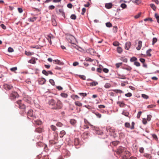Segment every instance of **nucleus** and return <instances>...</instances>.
<instances>
[{
	"instance_id": "obj_53",
	"label": "nucleus",
	"mask_w": 159,
	"mask_h": 159,
	"mask_svg": "<svg viewBox=\"0 0 159 159\" xmlns=\"http://www.w3.org/2000/svg\"><path fill=\"white\" fill-rule=\"evenodd\" d=\"M61 96L64 98H66L67 97L68 95L67 94L65 93H61Z\"/></svg>"
},
{
	"instance_id": "obj_27",
	"label": "nucleus",
	"mask_w": 159,
	"mask_h": 159,
	"mask_svg": "<svg viewBox=\"0 0 159 159\" xmlns=\"http://www.w3.org/2000/svg\"><path fill=\"white\" fill-rule=\"evenodd\" d=\"M75 103L76 105L79 107H81L82 106V104L79 101H76Z\"/></svg>"
},
{
	"instance_id": "obj_3",
	"label": "nucleus",
	"mask_w": 159,
	"mask_h": 159,
	"mask_svg": "<svg viewBox=\"0 0 159 159\" xmlns=\"http://www.w3.org/2000/svg\"><path fill=\"white\" fill-rule=\"evenodd\" d=\"M19 97V95L17 93L14 91H12L10 94L9 98L11 100H14L15 98H18Z\"/></svg>"
},
{
	"instance_id": "obj_11",
	"label": "nucleus",
	"mask_w": 159,
	"mask_h": 159,
	"mask_svg": "<svg viewBox=\"0 0 159 159\" xmlns=\"http://www.w3.org/2000/svg\"><path fill=\"white\" fill-rule=\"evenodd\" d=\"M113 5L111 3H106L105 4V7L107 9H110L112 7Z\"/></svg>"
},
{
	"instance_id": "obj_6",
	"label": "nucleus",
	"mask_w": 159,
	"mask_h": 159,
	"mask_svg": "<svg viewBox=\"0 0 159 159\" xmlns=\"http://www.w3.org/2000/svg\"><path fill=\"white\" fill-rule=\"evenodd\" d=\"M106 130L107 132H109L116 135L115 129L110 126H107L106 128Z\"/></svg>"
},
{
	"instance_id": "obj_35",
	"label": "nucleus",
	"mask_w": 159,
	"mask_h": 159,
	"mask_svg": "<svg viewBox=\"0 0 159 159\" xmlns=\"http://www.w3.org/2000/svg\"><path fill=\"white\" fill-rule=\"evenodd\" d=\"M101 66L102 67V66L101 65H100L99 66V67L97 69V71L98 72H99V73H101V72L102 71V69L101 67Z\"/></svg>"
},
{
	"instance_id": "obj_64",
	"label": "nucleus",
	"mask_w": 159,
	"mask_h": 159,
	"mask_svg": "<svg viewBox=\"0 0 159 159\" xmlns=\"http://www.w3.org/2000/svg\"><path fill=\"white\" fill-rule=\"evenodd\" d=\"M86 11V9L84 8H83L82 9V12L81 14L82 15H84V13H85Z\"/></svg>"
},
{
	"instance_id": "obj_52",
	"label": "nucleus",
	"mask_w": 159,
	"mask_h": 159,
	"mask_svg": "<svg viewBox=\"0 0 159 159\" xmlns=\"http://www.w3.org/2000/svg\"><path fill=\"white\" fill-rule=\"evenodd\" d=\"M119 143V142L118 141H114L112 142L113 145L114 146H116Z\"/></svg>"
},
{
	"instance_id": "obj_32",
	"label": "nucleus",
	"mask_w": 159,
	"mask_h": 159,
	"mask_svg": "<svg viewBox=\"0 0 159 159\" xmlns=\"http://www.w3.org/2000/svg\"><path fill=\"white\" fill-rule=\"evenodd\" d=\"M51 129L53 131H55L57 129V128L55 126H54L53 125H52L51 126Z\"/></svg>"
},
{
	"instance_id": "obj_4",
	"label": "nucleus",
	"mask_w": 159,
	"mask_h": 159,
	"mask_svg": "<svg viewBox=\"0 0 159 159\" xmlns=\"http://www.w3.org/2000/svg\"><path fill=\"white\" fill-rule=\"evenodd\" d=\"M24 100L26 102L30 104L32 99L30 97L27 95H25L23 98Z\"/></svg>"
},
{
	"instance_id": "obj_23",
	"label": "nucleus",
	"mask_w": 159,
	"mask_h": 159,
	"mask_svg": "<svg viewBox=\"0 0 159 159\" xmlns=\"http://www.w3.org/2000/svg\"><path fill=\"white\" fill-rule=\"evenodd\" d=\"M133 2L135 4L138 5L141 2L140 0H132Z\"/></svg>"
},
{
	"instance_id": "obj_48",
	"label": "nucleus",
	"mask_w": 159,
	"mask_h": 159,
	"mask_svg": "<svg viewBox=\"0 0 159 159\" xmlns=\"http://www.w3.org/2000/svg\"><path fill=\"white\" fill-rule=\"evenodd\" d=\"M137 60V58L135 57H133L131 58L130 59V61H135Z\"/></svg>"
},
{
	"instance_id": "obj_29",
	"label": "nucleus",
	"mask_w": 159,
	"mask_h": 159,
	"mask_svg": "<svg viewBox=\"0 0 159 159\" xmlns=\"http://www.w3.org/2000/svg\"><path fill=\"white\" fill-rule=\"evenodd\" d=\"M151 51L152 49H150L147 51L146 53L148 56L149 57H151V54L150 53V52Z\"/></svg>"
},
{
	"instance_id": "obj_54",
	"label": "nucleus",
	"mask_w": 159,
	"mask_h": 159,
	"mask_svg": "<svg viewBox=\"0 0 159 159\" xmlns=\"http://www.w3.org/2000/svg\"><path fill=\"white\" fill-rule=\"evenodd\" d=\"M90 52L92 54H94V53H95L96 52L94 51V49L92 48H90L89 49Z\"/></svg>"
},
{
	"instance_id": "obj_38",
	"label": "nucleus",
	"mask_w": 159,
	"mask_h": 159,
	"mask_svg": "<svg viewBox=\"0 0 159 159\" xmlns=\"http://www.w3.org/2000/svg\"><path fill=\"white\" fill-rule=\"evenodd\" d=\"M122 64V62L117 63L116 64V67L118 68H119L120 66H121Z\"/></svg>"
},
{
	"instance_id": "obj_36",
	"label": "nucleus",
	"mask_w": 159,
	"mask_h": 159,
	"mask_svg": "<svg viewBox=\"0 0 159 159\" xmlns=\"http://www.w3.org/2000/svg\"><path fill=\"white\" fill-rule=\"evenodd\" d=\"M125 126L126 128H130L131 127V126L130 125V124L129 123L126 122L125 124Z\"/></svg>"
},
{
	"instance_id": "obj_14",
	"label": "nucleus",
	"mask_w": 159,
	"mask_h": 159,
	"mask_svg": "<svg viewBox=\"0 0 159 159\" xmlns=\"http://www.w3.org/2000/svg\"><path fill=\"white\" fill-rule=\"evenodd\" d=\"M143 156L145 157L147 159H152V156L150 154L144 153L143 155Z\"/></svg>"
},
{
	"instance_id": "obj_57",
	"label": "nucleus",
	"mask_w": 159,
	"mask_h": 159,
	"mask_svg": "<svg viewBox=\"0 0 159 159\" xmlns=\"http://www.w3.org/2000/svg\"><path fill=\"white\" fill-rule=\"evenodd\" d=\"M141 12L139 13L138 14L135 15V16H134L135 18L136 19L139 18L141 16Z\"/></svg>"
},
{
	"instance_id": "obj_20",
	"label": "nucleus",
	"mask_w": 159,
	"mask_h": 159,
	"mask_svg": "<svg viewBox=\"0 0 159 159\" xmlns=\"http://www.w3.org/2000/svg\"><path fill=\"white\" fill-rule=\"evenodd\" d=\"M43 129L40 127H38L36 129L35 131L37 133H41L43 131Z\"/></svg>"
},
{
	"instance_id": "obj_58",
	"label": "nucleus",
	"mask_w": 159,
	"mask_h": 159,
	"mask_svg": "<svg viewBox=\"0 0 159 159\" xmlns=\"http://www.w3.org/2000/svg\"><path fill=\"white\" fill-rule=\"evenodd\" d=\"M25 54L27 56H31L32 54V53L30 52H28L26 51H25Z\"/></svg>"
},
{
	"instance_id": "obj_34",
	"label": "nucleus",
	"mask_w": 159,
	"mask_h": 159,
	"mask_svg": "<svg viewBox=\"0 0 159 159\" xmlns=\"http://www.w3.org/2000/svg\"><path fill=\"white\" fill-rule=\"evenodd\" d=\"M150 7L154 10L155 11L156 8V7L155 6V5L153 4H150Z\"/></svg>"
},
{
	"instance_id": "obj_22",
	"label": "nucleus",
	"mask_w": 159,
	"mask_h": 159,
	"mask_svg": "<svg viewBox=\"0 0 159 159\" xmlns=\"http://www.w3.org/2000/svg\"><path fill=\"white\" fill-rule=\"evenodd\" d=\"M37 19L36 17H34L32 18H30L28 19V20L30 22H34V21L36 20Z\"/></svg>"
},
{
	"instance_id": "obj_44",
	"label": "nucleus",
	"mask_w": 159,
	"mask_h": 159,
	"mask_svg": "<svg viewBox=\"0 0 159 159\" xmlns=\"http://www.w3.org/2000/svg\"><path fill=\"white\" fill-rule=\"evenodd\" d=\"M142 97L145 99H147L148 98V96L145 94H142Z\"/></svg>"
},
{
	"instance_id": "obj_42",
	"label": "nucleus",
	"mask_w": 159,
	"mask_h": 159,
	"mask_svg": "<svg viewBox=\"0 0 159 159\" xmlns=\"http://www.w3.org/2000/svg\"><path fill=\"white\" fill-rule=\"evenodd\" d=\"M76 16L75 15L72 14L70 16V18L73 20H75L76 19Z\"/></svg>"
},
{
	"instance_id": "obj_7",
	"label": "nucleus",
	"mask_w": 159,
	"mask_h": 159,
	"mask_svg": "<svg viewBox=\"0 0 159 159\" xmlns=\"http://www.w3.org/2000/svg\"><path fill=\"white\" fill-rule=\"evenodd\" d=\"M4 88L7 90H9L11 89L13 86L11 85L8 84H5L3 85Z\"/></svg>"
},
{
	"instance_id": "obj_43",
	"label": "nucleus",
	"mask_w": 159,
	"mask_h": 159,
	"mask_svg": "<svg viewBox=\"0 0 159 159\" xmlns=\"http://www.w3.org/2000/svg\"><path fill=\"white\" fill-rule=\"evenodd\" d=\"M17 68L16 67H14L11 68L10 69V70L12 71L15 72L16 70H17Z\"/></svg>"
},
{
	"instance_id": "obj_31",
	"label": "nucleus",
	"mask_w": 159,
	"mask_h": 159,
	"mask_svg": "<svg viewBox=\"0 0 159 159\" xmlns=\"http://www.w3.org/2000/svg\"><path fill=\"white\" fill-rule=\"evenodd\" d=\"M28 62L29 63L33 64H34L36 63V61L34 58H32Z\"/></svg>"
},
{
	"instance_id": "obj_45",
	"label": "nucleus",
	"mask_w": 159,
	"mask_h": 159,
	"mask_svg": "<svg viewBox=\"0 0 159 159\" xmlns=\"http://www.w3.org/2000/svg\"><path fill=\"white\" fill-rule=\"evenodd\" d=\"M111 86L110 84L107 83L105 84L104 87L106 88H109Z\"/></svg>"
},
{
	"instance_id": "obj_40",
	"label": "nucleus",
	"mask_w": 159,
	"mask_h": 159,
	"mask_svg": "<svg viewBox=\"0 0 159 159\" xmlns=\"http://www.w3.org/2000/svg\"><path fill=\"white\" fill-rule=\"evenodd\" d=\"M113 44L114 46H117L119 45L120 43L119 42L117 41L114 42L113 43Z\"/></svg>"
},
{
	"instance_id": "obj_26",
	"label": "nucleus",
	"mask_w": 159,
	"mask_h": 159,
	"mask_svg": "<svg viewBox=\"0 0 159 159\" xmlns=\"http://www.w3.org/2000/svg\"><path fill=\"white\" fill-rule=\"evenodd\" d=\"M118 28L116 26H114L113 27V30L114 33H116L117 31Z\"/></svg>"
},
{
	"instance_id": "obj_17",
	"label": "nucleus",
	"mask_w": 159,
	"mask_h": 159,
	"mask_svg": "<svg viewBox=\"0 0 159 159\" xmlns=\"http://www.w3.org/2000/svg\"><path fill=\"white\" fill-rule=\"evenodd\" d=\"M53 62L55 64H57L58 65L62 64V63L60 61L58 60H53Z\"/></svg>"
},
{
	"instance_id": "obj_46",
	"label": "nucleus",
	"mask_w": 159,
	"mask_h": 159,
	"mask_svg": "<svg viewBox=\"0 0 159 159\" xmlns=\"http://www.w3.org/2000/svg\"><path fill=\"white\" fill-rule=\"evenodd\" d=\"M106 24V26L108 27H110L112 26V24L110 22H107Z\"/></svg>"
},
{
	"instance_id": "obj_55",
	"label": "nucleus",
	"mask_w": 159,
	"mask_h": 159,
	"mask_svg": "<svg viewBox=\"0 0 159 159\" xmlns=\"http://www.w3.org/2000/svg\"><path fill=\"white\" fill-rule=\"evenodd\" d=\"M144 20L145 21H146L148 20H150L151 22L152 21V19L151 18H146L144 19Z\"/></svg>"
},
{
	"instance_id": "obj_59",
	"label": "nucleus",
	"mask_w": 159,
	"mask_h": 159,
	"mask_svg": "<svg viewBox=\"0 0 159 159\" xmlns=\"http://www.w3.org/2000/svg\"><path fill=\"white\" fill-rule=\"evenodd\" d=\"M134 64L137 66H140V63L138 61H135L134 62Z\"/></svg>"
},
{
	"instance_id": "obj_15",
	"label": "nucleus",
	"mask_w": 159,
	"mask_h": 159,
	"mask_svg": "<svg viewBox=\"0 0 159 159\" xmlns=\"http://www.w3.org/2000/svg\"><path fill=\"white\" fill-rule=\"evenodd\" d=\"M89 134L88 132H84L82 134L81 136L84 139H86L87 138Z\"/></svg>"
},
{
	"instance_id": "obj_1",
	"label": "nucleus",
	"mask_w": 159,
	"mask_h": 159,
	"mask_svg": "<svg viewBox=\"0 0 159 159\" xmlns=\"http://www.w3.org/2000/svg\"><path fill=\"white\" fill-rule=\"evenodd\" d=\"M48 103L50 107L53 109H61L62 107V102L59 100L56 102L53 99H52L48 101Z\"/></svg>"
},
{
	"instance_id": "obj_10",
	"label": "nucleus",
	"mask_w": 159,
	"mask_h": 159,
	"mask_svg": "<svg viewBox=\"0 0 159 159\" xmlns=\"http://www.w3.org/2000/svg\"><path fill=\"white\" fill-rule=\"evenodd\" d=\"M45 82V80L43 78H40L38 80V83L40 84H43Z\"/></svg>"
},
{
	"instance_id": "obj_16",
	"label": "nucleus",
	"mask_w": 159,
	"mask_h": 159,
	"mask_svg": "<svg viewBox=\"0 0 159 159\" xmlns=\"http://www.w3.org/2000/svg\"><path fill=\"white\" fill-rule=\"evenodd\" d=\"M123 154L124 155H126L128 157H129L130 155V153L128 151H127L126 148L125 149V151Z\"/></svg>"
},
{
	"instance_id": "obj_5",
	"label": "nucleus",
	"mask_w": 159,
	"mask_h": 159,
	"mask_svg": "<svg viewBox=\"0 0 159 159\" xmlns=\"http://www.w3.org/2000/svg\"><path fill=\"white\" fill-rule=\"evenodd\" d=\"M125 148L122 147L120 146L118 148L116 151V153L118 154H120L124 152Z\"/></svg>"
},
{
	"instance_id": "obj_8",
	"label": "nucleus",
	"mask_w": 159,
	"mask_h": 159,
	"mask_svg": "<svg viewBox=\"0 0 159 159\" xmlns=\"http://www.w3.org/2000/svg\"><path fill=\"white\" fill-rule=\"evenodd\" d=\"M33 110L32 109H30L29 110L27 113V115L28 117L29 118V116L32 117L33 118H35V117L33 115Z\"/></svg>"
},
{
	"instance_id": "obj_9",
	"label": "nucleus",
	"mask_w": 159,
	"mask_h": 159,
	"mask_svg": "<svg viewBox=\"0 0 159 159\" xmlns=\"http://www.w3.org/2000/svg\"><path fill=\"white\" fill-rule=\"evenodd\" d=\"M131 46V43L129 42H128L126 43L125 45V48L126 50H128L130 46Z\"/></svg>"
},
{
	"instance_id": "obj_50",
	"label": "nucleus",
	"mask_w": 159,
	"mask_h": 159,
	"mask_svg": "<svg viewBox=\"0 0 159 159\" xmlns=\"http://www.w3.org/2000/svg\"><path fill=\"white\" fill-rule=\"evenodd\" d=\"M49 82L53 85H55V82L52 79H50L49 80Z\"/></svg>"
},
{
	"instance_id": "obj_49",
	"label": "nucleus",
	"mask_w": 159,
	"mask_h": 159,
	"mask_svg": "<svg viewBox=\"0 0 159 159\" xmlns=\"http://www.w3.org/2000/svg\"><path fill=\"white\" fill-rule=\"evenodd\" d=\"M42 73L45 75L47 76L48 75V71H46L45 70H43L42 71Z\"/></svg>"
},
{
	"instance_id": "obj_2",
	"label": "nucleus",
	"mask_w": 159,
	"mask_h": 159,
	"mask_svg": "<svg viewBox=\"0 0 159 159\" xmlns=\"http://www.w3.org/2000/svg\"><path fill=\"white\" fill-rule=\"evenodd\" d=\"M66 38L68 42L74 45V47H76L77 45L75 44L76 41L74 36L70 34H66Z\"/></svg>"
},
{
	"instance_id": "obj_18",
	"label": "nucleus",
	"mask_w": 159,
	"mask_h": 159,
	"mask_svg": "<svg viewBox=\"0 0 159 159\" xmlns=\"http://www.w3.org/2000/svg\"><path fill=\"white\" fill-rule=\"evenodd\" d=\"M76 122V120L74 119H71L70 120V124L73 125H75Z\"/></svg>"
},
{
	"instance_id": "obj_21",
	"label": "nucleus",
	"mask_w": 159,
	"mask_h": 159,
	"mask_svg": "<svg viewBox=\"0 0 159 159\" xmlns=\"http://www.w3.org/2000/svg\"><path fill=\"white\" fill-rule=\"evenodd\" d=\"M117 75L118 76V77H117L118 78L123 79H126V77L123 75H121L120 74H118Z\"/></svg>"
},
{
	"instance_id": "obj_33",
	"label": "nucleus",
	"mask_w": 159,
	"mask_h": 159,
	"mask_svg": "<svg viewBox=\"0 0 159 159\" xmlns=\"http://www.w3.org/2000/svg\"><path fill=\"white\" fill-rule=\"evenodd\" d=\"M120 60L125 62H127V59L125 57H122L120 58Z\"/></svg>"
},
{
	"instance_id": "obj_62",
	"label": "nucleus",
	"mask_w": 159,
	"mask_h": 159,
	"mask_svg": "<svg viewBox=\"0 0 159 159\" xmlns=\"http://www.w3.org/2000/svg\"><path fill=\"white\" fill-rule=\"evenodd\" d=\"M119 103L120 107H123L124 106L125 104L123 102H120Z\"/></svg>"
},
{
	"instance_id": "obj_47",
	"label": "nucleus",
	"mask_w": 159,
	"mask_h": 159,
	"mask_svg": "<svg viewBox=\"0 0 159 159\" xmlns=\"http://www.w3.org/2000/svg\"><path fill=\"white\" fill-rule=\"evenodd\" d=\"M79 94L80 95L82 96H83V97H86L87 95V94L85 93H79Z\"/></svg>"
},
{
	"instance_id": "obj_30",
	"label": "nucleus",
	"mask_w": 159,
	"mask_h": 159,
	"mask_svg": "<svg viewBox=\"0 0 159 159\" xmlns=\"http://www.w3.org/2000/svg\"><path fill=\"white\" fill-rule=\"evenodd\" d=\"M34 122L38 125H40L42 124V122L40 120H35L34 121Z\"/></svg>"
},
{
	"instance_id": "obj_13",
	"label": "nucleus",
	"mask_w": 159,
	"mask_h": 159,
	"mask_svg": "<svg viewBox=\"0 0 159 159\" xmlns=\"http://www.w3.org/2000/svg\"><path fill=\"white\" fill-rule=\"evenodd\" d=\"M57 138L55 139L54 140H49V143L51 144H54L57 143Z\"/></svg>"
},
{
	"instance_id": "obj_39",
	"label": "nucleus",
	"mask_w": 159,
	"mask_h": 159,
	"mask_svg": "<svg viewBox=\"0 0 159 159\" xmlns=\"http://www.w3.org/2000/svg\"><path fill=\"white\" fill-rule=\"evenodd\" d=\"M19 108L21 109H24L25 108V107L24 104H20Z\"/></svg>"
},
{
	"instance_id": "obj_25",
	"label": "nucleus",
	"mask_w": 159,
	"mask_h": 159,
	"mask_svg": "<svg viewBox=\"0 0 159 159\" xmlns=\"http://www.w3.org/2000/svg\"><path fill=\"white\" fill-rule=\"evenodd\" d=\"M117 52L119 53H120L122 52V49L120 47H118L117 48Z\"/></svg>"
},
{
	"instance_id": "obj_24",
	"label": "nucleus",
	"mask_w": 159,
	"mask_h": 159,
	"mask_svg": "<svg viewBox=\"0 0 159 159\" xmlns=\"http://www.w3.org/2000/svg\"><path fill=\"white\" fill-rule=\"evenodd\" d=\"M74 144L75 145H78L79 143V140L78 138H75L74 140Z\"/></svg>"
},
{
	"instance_id": "obj_37",
	"label": "nucleus",
	"mask_w": 159,
	"mask_h": 159,
	"mask_svg": "<svg viewBox=\"0 0 159 159\" xmlns=\"http://www.w3.org/2000/svg\"><path fill=\"white\" fill-rule=\"evenodd\" d=\"M122 114L125 116L127 117L128 116L129 114V113L128 112L125 111H123Z\"/></svg>"
},
{
	"instance_id": "obj_28",
	"label": "nucleus",
	"mask_w": 159,
	"mask_h": 159,
	"mask_svg": "<svg viewBox=\"0 0 159 159\" xmlns=\"http://www.w3.org/2000/svg\"><path fill=\"white\" fill-rule=\"evenodd\" d=\"M90 86H96L98 84V83L97 82L93 81L91 83H90Z\"/></svg>"
},
{
	"instance_id": "obj_56",
	"label": "nucleus",
	"mask_w": 159,
	"mask_h": 159,
	"mask_svg": "<svg viewBox=\"0 0 159 159\" xmlns=\"http://www.w3.org/2000/svg\"><path fill=\"white\" fill-rule=\"evenodd\" d=\"M62 124L60 122H57L56 124V125L58 127H61L62 126Z\"/></svg>"
},
{
	"instance_id": "obj_63",
	"label": "nucleus",
	"mask_w": 159,
	"mask_h": 159,
	"mask_svg": "<svg viewBox=\"0 0 159 159\" xmlns=\"http://www.w3.org/2000/svg\"><path fill=\"white\" fill-rule=\"evenodd\" d=\"M95 114L98 118H100L101 117V115L98 112L95 113Z\"/></svg>"
},
{
	"instance_id": "obj_41",
	"label": "nucleus",
	"mask_w": 159,
	"mask_h": 159,
	"mask_svg": "<svg viewBox=\"0 0 159 159\" xmlns=\"http://www.w3.org/2000/svg\"><path fill=\"white\" fill-rule=\"evenodd\" d=\"M157 41V39L156 38L153 39L152 44L153 45Z\"/></svg>"
},
{
	"instance_id": "obj_60",
	"label": "nucleus",
	"mask_w": 159,
	"mask_h": 159,
	"mask_svg": "<svg viewBox=\"0 0 159 159\" xmlns=\"http://www.w3.org/2000/svg\"><path fill=\"white\" fill-rule=\"evenodd\" d=\"M142 113V112L140 111L138 112L137 116V117L138 118H139Z\"/></svg>"
},
{
	"instance_id": "obj_12",
	"label": "nucleus",
	"mask_w": 159,
	"mask_h": 159,
	"mask_svg": "<svg viewBox=\"0 0 159 159\" xmlns=\"http://www.w3.org/2000/svg\"><path fill=\"white\" fill-rule=\"evenodd\" d=\"M142 42L141 41H139L138 43V46L136 48L137 50H139L140 49L142 46Z\"/></svg>"
},
{
	"instance_id": "obj_51",
	"label": "nucleus",
	"mask_w": 159,
	"mask_h": 159,
	"mask_svg": "<svg viewBox=\"0 0 159 159\" xmlns=\"http://www.w3.org/2000/svg\"><path fill=\"white\" fill-rule=\"evenodd\" d=\"M8 51L9 52H12L14 51V50L12 48L10 47L8 48Z\"/></svg>"
},
{
	"instance_id": "obj_19",
	"label": "nucleus",
	"mask_w": 159,
	"mask_h": 159,
	"mask_svg": "<svg viewBox=\"0 0 159 159\" xmlns=\"http://www.w3.org/2000/svg\"><path fill=\"white\" fill-rule=\"evenodd\" d=\"M66 134V132L64 130H62L60 132V138H62L63 137L64 135Z\"/></svg>"
},
{
	"instance_id": "obj_61",
	"label": "nucleus",
	"mask_w": 159,
	"mask_h": 159,
	"mask_svg": "<svg viewBox=\"0 0 159 159\" xmlns=\"http://www.w3.org/2000/svg\"><path fill=\"white\" fill-rule=\"evenodd\" d=\"M55 8V7L52 5L48 7V9L49 10H53Z\"/></svg>"
}]
</instances>
